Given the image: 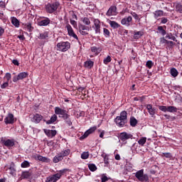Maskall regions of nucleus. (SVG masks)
Returning <instances> with one entry per match:
<instances>
[{
	"mask_svg": "<svg viewBox=\"0 0 182 182\" xmlns=\"http://www.w3.org/2000/svg\"><path fill=\"white\" fill-rule=\"evenodd\" d=\"M94 66V62L91 60H87L85 63H84V67L88 69H92Z\"/></svg>",
	"mask_w": 182,
	"mask_h": 182,
	"instance_id": "obj_21",
	"label": "nucleus"
},
{
	"mask_svg": "<svg viewBox=\"0 0 182 182\" xmlns=\"http://www.w3.org/2000/svg\"><path fill=\"white\" fill-rule=\"evenodd\" d=\"M70 153V150L69 149H66L65 150L61 151L60 154L63 157H67Z\"/></svg>",
	"mask_w": 182,
	"mask_h": 182,
	"instance_id": "obj_28",
	"label": "nucleus"
},
{
	"mask_svg": "<svg viewBox=\"0 0 182 182\" xmlns=\"http://www.w3.org/2000/svg\"><path fill=\"white\" fill-rule=\"evenodd\" d=\"M103 157H104V163L105 164H109L108 156L107 155H105V156H103Z\"/></svg>",
	"mask_w": 182,
	"mask_h": 182,
	"instance_id": "obj_55",
	"label": "nucleus"
},
{
	"mask_svg": "<svg viewBox=\"0 0 182 182\" xmlns=\"http://www.w3.org/2000/svg\"><path fill=\"white\" fill-rule=\"evenodd\" d=\"M176 10L177 11V12H179V14H182V5L181 4L176 5Z\"/></svg>",
	"mask_w": 182,
	"mask_h": 182,
	"instance_id": "obj_48",
	"label": "nucleus"
},
{
	"mask_svg": "<svg viewBox=\"0 0 182 182\" xmlns=\"http://www.w3.org/2000/svg\"><path fill=\"white\" fill-rule=\"evenodd\" d=\"M58 119V116L56 114H53V116L51 117L50 119H48L46 121V119H44V122L47 124H51L55 123Z\"/></svg>",
	"mask_w": 182,
	"mask_h": 182,
	"instance_id": "obj_18",
	"label": "nucleus"
},
{
	"mask_svg": "<svg viewBox=\"0 0 182 182\" xmlns=\"http://www.w3.org/2000/svg\"><path fill=\"white\" fill-rule=\"evenodd\" d=\"M39 39L40 40H48L49 38V32L48 31H45V32H43L41 33H40V36H39Z\"/></svg>",
	"mask_w": 182,
	"mask_h": 182,
	"instance_id": "obj_20",
	"label": "nucleus"
},
{
	"mask_svg": "<svg viewBox=\"0 0 182 182\" xmlns=\"http://www.w3.org/2000/svg\"><path fill=\"white\" fill-rule=\"evenodd\" d=\"M112 60V58L109 55H107L105 58H104V60L102 61L105 65H107Z\"/></svg>",
	"mask_w": 182,
	"mask_h": 182,
	"instance_id": "obj_37",
	"label": "nucleus"
},
{
	"mask_svg": "<svg viewBox=\"0 0 182 182\" xmlns=\"http://www.w3.org/2000/svg\"><path fill=\"white\" fill-rule=\"evenodd\" d=\"M11 73H6L4 77V80H6V82H9V80H11Z\"/></svg>",
	"mask_w": 182,
	"mask_h": 182,
	"instance_id": "obj_42",
	"label": "nucleus"
},
{
	"mask_svg": "<svg viewBox=\"0 0 182 182\" xmlns=\"http://www.w3.org/2000/svg\"><path fill=\"white\" fill-rule=\"evenodd\" d=\"M56 157H58V159L60 161L63 160V156H62L61 154H58L57 156H55Z\"/></svg>",
	"mask_w": 182,
	"mask_h": 182,
	"instance_id": "obj_64",
	"label": "nucleus"
},
{
	"mask_svg": "<svg viewBox=\"0 0 182 182\" xmlns=\"http://www.w3.org/2000/svg\"><path fill=\"white\" fill-rule=\"evenodd\" d=\"M67 31H68V35L73 38H74L76 40H78L77 36L75 33L73 31V29L71 26L69 24L66 26Z\"/></svg>",
	"mask_w": 182,
	"mask_h": 182,
	"instance_id": "obj_15",
	"label": "nucleus"
},
{
	"mask_svg": "<svg viewBox=\"0 0 182 182\" xmlns=\"http://www.w3.org/2000/svg\"><path fill=\"white\" fill-rule=\"evenodd\" d=\"M17 38H19V40H21V41H24V40H26V38H25V36H23V35L18 36Z\"/></svg>",
	"mask_w": 182,
	"mask_h": 182,
	"instance_id": "obj_63",
	"label": "nucleus"
},
{
	"mask_svg": "<svg viewBox=\"0 0 182 182\" xmlns=\"http://www.w3.org/2000/svg\"><path fill=\"white\" fill-rule=\"evenodd\" d=\"M95 30L96 33H100V26L99 23H95Z\"/></svg>",
	"mask_w": 182,
	"mask_h": 182,
	"instance_id": "obj_45",
	"label": "nucleus"
},
{
	"mask_svg": "<svg viewBox=\"0 0 182 182\" xmlns=\"http://www.w3.org/2000/svg\"><path fill=\"white\" fill-rule=\"evenodd\" d=\"M53 145H54V141H48L47 142V146H48V147L53 146Z\"/></svg>",
	"mask_w": 182,
	"mask_h": 182,
	"instance_id": "obj_58",
	"label": "nucleus"
},
{
	"mask_svg": "<svg viewBox=\"0 0 182 182\" xmlns=\"http://www.w3.org/2000/svg\"><path fill=\"white\" fill-rule=\"evenodd\" d=\"M78 29H80V32L81 33L82 35H87V31L90 30V27L88 26L80 24V26H78Z\"/></svg>",
	"mask_w": 182,
	"mask_h": 182,
	"instance_id": "obj_14",
	"label": "nucleus"
},
{
	"mask_svg": "<svg viewBox=\"0 0 182 182\" xmlns=\"http://www.w3.org/2000/svg\"><path fill=\"white\" fill-rule=\"evenodd\" d=\"M28 76V73L26 72L19 73L17 75L20 80L26 78Z\"/></svg>",
	"mask_w": 182,
	"mask_h": 182,
	"instance_id": "obj_26",
	"label": "nucleus"
},
{
	"mask_svg": "<svg viewBox=\"0 0 182 182\" xmlns=\"http://www.w3.org/2000/svg\"><path fill=\"white\" fill-rule=\"evenodd\" d=\"M110 25L113 29H117L120 28V25L119 23H111Z\"/></svg>",
	"mask_w": 182,
	"mask_h": 182,
	"instance_id": "obj_50",
	"label": "nucleus"
},
{
	"mask_svg": "<svg viewBox=\"0 0 182 182\" xmlns=\"http://www.w3.org/2000/svg\"><path fill=\"white\" fill-rule=\"evenodd\" d=\"M12 63L14 64L15 66H19V62L17 60H13Z\"/></svg>",
	"mask_w": 182,
	"mask_h": 182,
	"instance_id": "obj_60",
	"label": "nucleus"
},
{
	"mask_svg": "<svg viewBox=\"0 0 182 182\" xmlns=\"http://www.w3.org/2000/svg\"><path fill=\"white\" fill-rule=\"evenodd\" d=\"M90 157V153L89 151H84L82 154H81V159L82 160H87Z\"/></svg>",
	"mask_w": 182,
	"mask_h": 182,
	"instance_id": "obj_32",
	"label": "nucleus"
},
{
	"mask_svg": "<svg viewBox=\"0 0 182 182\" xmlns=\"http://www.w3.org/2000/svg\"><path fill=\"white\" fill-rule=\"evenodd\" d=\"M161 156L169 159H172L173 157L172 154H171L170 152L163 153Z\"/></svg>",
	"mask_w": 182,
	"mask_h": 182,
	"instance_id": "obj_39",
	"label": "nucleus"
},
{
	"mask_svg": "<svg viewBox=\"0 0 182 182\" xmlns=\"http://www.w3.org/2000/svg\"><path fill=\"white\" fill-rule=\"evenodd\" d=\"M133 135L131 134H128L126 132H122L119 135V139L121 140L122 142H125L127 139H132Z\"/></svg>",
	"mask_w": 182,
	"mask_h": 182,
	"instance_id": "obj_9",
	"label": "nucleus"
},
{
	"mask_svg": "<svg viewBox=\"0 0 182 182\" xmlns=\"http://www.w3.org/2000/svg\"><path fill=\"white\" fill-rule=\"evenodd\" d=\"M106 15H107V16L117 15V8L116 7V6H111L107 11Z\"/></svg>",
	"mask_w": 182,
	"mask_h": 182,
	"instance_id": "obj_12",
	"label": "nucleus"
},
{
	"mask_svg": "<svg viewBox=\"0 0 182 182\" xmlns=\"http://www.w3.org/2000/svg\"><path fill=\"white\" fill-rule=\"evenodd\" d=\"M44 133L48 138H53L56 136L57 134V131L56 130H49V129H44Z\"/></svg>",
	"mask_w": 182,
	"mask_h": 182,
	"instance_id": "obj_13",
	"label": "nucleus"
},
{
	"mask_svg": "<svg viewBox=\"0 0 182 182\" xmlns=\"http://www.w3.org/2000/svg\"><path fill=\"white\" fill-rule=\"evenodd\" d=\"M9 82L7 81H5V82L4 84H1V89H5L9 86Z\"/></svg>",
	"mask_w": 182,
	"mask_h": 182,
	"instance_id": "obj_53",
	"label": "nucleus"
},
{
	"mask_svg": "<svg viewBox=\"0 0 182 182\" xmlns=\"http://www.w3.org/2000/svg\"><path fill=\"white\" fill-rule=\"evenodd\" d=\"M132 15L134 18V19H136V21H139V19H140V16H139L135 12L132 13Z\"/></svg>",
	"mask_w": 182,
	"mask_h": 182,
	"instance_id": "obj_52",
	"label": "nucleus"
},
{
	"mask_svg": "<svg viewBox=\"0 0 182 182\" xmlns=\"http://www.w3.org/2000/svg\"><path fill=\"white\" fill-rule=\"evenodd\" d=\"M43 119V117L42 114H36L33 117V122L36 124L40 123V122L42 121Z\"/></svg>",
	"mask_w": 182,
	"mask_h": 182,
	"instance_id": "obj_17",
	"label": "nucleus"
},
{
	"mask_svg": "<svg viewBox=\"0 0 182 182\" xmlns=\"http://www.w3.org/2000/svg\"><path fill=\"white\" fill-rule=\"evenodd\" d=\"M88 168L90 171H91L92 172H95L97 170V167L96 166L95 164H88Z\"/></svg>",
	"mask_w": 182,
	"mask_h": 182,
	"instance_id": "obj_31",
	"label": "nucleus"
},
{
	"mask_svg": "<svg viewBox=\"0 0 182 182\" xmlns=\"http://www.w3.org/2000/svg\"><path fill=\"white\" fill-rule=\"evenodd\" d=\"M64 120H65V122L66 123V124L68 125L69 127L73 125V122L69 118L67 119H64Z\"/></svg>",
	"mask_w": 182,
	"mask_h": 182,
	"instance_id": "obj_51",
	"label": "nucleus"
},
{
	"mask_svg": "<svg viewBox=\"0 0 182 182\" xmlns=\"http://www.w3.org/2000/svg\"><path fill=\"white\" fill-rule=\"evenodd\" d=\"M55 115H59V117L63 118L64 120L70 118V114H68L66 109H63L60 107H56L54 108Z\"/></svg>",
	"mask_w": 182,
	"mask_h": 182,
	"instance_id": "obj_4",
	"label": "nucleus"
},
{
	"mask_svg": "<svg viewBox=\"0 0 182 182\" xmlns=\"http://www.w3.org/2000/svg\"><path fill=\"white\" fill-rule=\"evenodd\" d=\"M167 22H168L167 18L163 17L161 18V23H167Z\"/></svg>",
	"mask_w": 182,
	"mask_h": 182,
	"instance_id": "obj_61",
	"label": "nucleus"
},
{
	"mask_svg": "<svg viewBox=\"0 0 182 182\" xmlns=\"http://www.w3.org/2000/svg\"><path fill=\"white\" fill-rule=\"evenodd\" d=\"M32 176V172H30L29 171H23L21 172V176L18 177V181L29 179Z\"/></svg>",
	"mask_w": 182,
	"mask_h": 182,
	"instance_id": "obj_10",
	"label": "nucleus"
},
{
	"mask_svg": "<svg viewBox=\"0 0 182 182\" xmlns=\"http://www.w3.org/2000/svg\"><path fill=\"white\" fill-rule=\"evenodd\" d=\"M97 129V126H94V127L90 128L88 130H87L85 132V133H84V134L82 135V136L80 137V139H87V137H88L90 136V134L95 132Z\"/></svg>",
	"mask_w": 182,
	"mask_h": 182,
	"instance_id": "obj_11",
	"label": "nucleus"
},
{
	"mask_svg": "<svg viewBox=\"0 0 182 182\" xmlns=\"http://www.w3.org/2000/svg\"><path fill=\"white\" fill-rule=\"evenodd\" d=\"M23 28L26 31H28V32H32L34 29L33 26H31V23L23 24Z\"/></svg>",
	"mask_w": 182,
	"mask_h": 182,
	"instance_id": "obj_27",
	"label": "nucleus"
},
{
	"mask_svg": "<svg viewBox=\"0 0 182 182\" xmlns=\"http://www.w3.org/2000/svg\"><path fill=\"white\" fill-rule=\"evenodd\" d=\"M1 143L2 145L6 146L7 149H11L14 147L16 141L15 139H1Z\"/></svg>",
	"mask_w": 182,
	"mask_h": 182,
	"instance_id": "obj_7",
	"label": "nucleus"
},
{
	"mask_svg": "<svg viewBox=\"0 0 182 182\" xmlns=\"http://www.w3.org/2000/svg\"><path fill=\"white\" fill-rule=\"evenodd\" d=\"M91 50L92 53H95L96 55H98L100 52H102V48L94 46L91 48Z\"/></svg>",
	"mask_w": 182,
	"mask_h": 182,
	"instance_id": "obj_30",
	"label": "nucleus"
},
{
	"mask_svg": "<svg viewBox=\"0 0 182 182\" xmlns=\"http://www.w3.org/2000/svg\"><path fill=\"white\" fill-rule=\"evenodd\" d=\"M132 16L125 17L122 20L121 23H129L132 22Z\"/></svg>",
	"mask_w": 182,
	"mask_h": 182,
	"instance_id": "obj_36",
	"label": "nucleus"
},
{
	"mask_svg": "<svg viewBox=\"0 0 182 182\" xmlns=\"http://www.w3.org/2000/svg\"><path fill=\"white\" fill-rule=\"evenodd\" d=\"M158 30L159 31V33L161 34H162L163 36H166V31L164 29V27L160 26L158 27Z\"/></svg>",
	"mask_w": 182,
	"mask_h": 182,
	"instance_id": "obj_41",
	"label": "nucleus"
},
{
	"mask_svg": "<svg viewBox=\"0 0 182 182\" xmlns=\"http://www.w3.org/2000/svg\"><path fill=\"white\" fill-rule=\"evenodd\" d=\"M82 22L84 23H90V21L89 20V18H87V17H85L83 19H82Z\"/></svg>",
	"mask_w": 182,
	"mask_h": 182,
	"instance_id": "obj_57",
	"label": "nucleus"
},
{
	"mask_svg": "<svg viewBox=\"0 0 182 182\" xmlns=\"http://www.w3.org/2000/svg\"><path fill=\"white\" fill-rule=\"evenodd\" d=\"M135 177L140 182H149V176L146 173H144V170L141 169L136 171L135 173Z\"/></svg>",
	"mask_w": 182,
	"mask_h": 182,
	"instance_id": "obj_3",
	"label": "nucleus"
},
{
	"mask_svg": "<svg viewBox=\"0 0 182 182\" xmlns=\"http://www.w3.org/2000/svg\"><path fill=\"white\" fill-rule=\"evenodd\" d=\"M9 169L10 170V174L11 176H14L16 173L15 164L14 162L11 163Z\"/></svg>",
	"mask_w": 182,
	"mask_h": 182,
	"instance_id": "obj_24",
	"label": "nucleus"
},
{
	"mask_svg": "<svg viewBox=\"0 0 182 182\" xmlns=\"http://www.w3.org/2000/svg\"><path fill=\"white\" fill-rule=\"evenodd\" d=\"M146 142V137L143 136V137H141L139 141H138V144L141 145V146H144Z\"/></svg>",
	"mask_w": 182,
	"mask_h": 182,
	"instance_id": "obj_35",
	"label": "nucleus"
},
{
	"mask_svg": "<svg viewBox=\"0 0 182 182\" xmlns=\"http://www.w3.org/2000/svg\"><path fill=\"white\" fill-rule=\"evenodd\" d=\"M85 115V113L84 111H81L80 112H78V114H77V117H84Z\"/></svg>",
	"mask_w": 182,
	"mask_h": 182,
	"instance_id": "obj_54",
	"label": "nucleus"
},
{
	"mask_svg": "<svg viewBox=\"0 0 182 182\" xmlns=\"http://www.w3.org/2000/svg\"><path fill=\"white\" fill-rule=\"evenodd\" d=\"M109 180V178L105 176V174H102L101 176V182H107Z\"/></svg>",
	"mask_w": 182,
	"mask_h": 182,
	"instance_id": "obj_46",
	"label": "nucleus"
},
{
	"mask_svg": "<svg viewBox=\"0 0 182 182\" xmlns=\"http://www.w3.org/2000/svg\"><path fill=\"white\" fill-rule=\"evenodd\" d=\"M70 48L69 41H60L57 43V50L65 53Z\"/></svg>",
	"mask_w": 182,
	"mask_h": 182,
	"instance_id": "obj_5",
	"label": "nucleus"
},
{
	"mask_svg": "<svg viewBox=\"0 0 182 182\" xmlns=\"http://www.w3.org/2000/svg\"><path fill=\"white\" fill-rule=\"evenodd\" d=\"M59 6H60V4L58 1L52 4H48L46 6V11H47L48 14H53V12L59 9Z\"/></svg>",
	"mask_w": 182,
	"mask_h": 182,
	"instance_id": "obj_6",
	"label": "nucleus"
},
{
	"mask_svg": "<svg viewBox=\"0 0 182 182\" xmlns=\"http://www.w3.org/2000/svg\"><path fill=\"white\" fill-rule=\"evenodd\" d=\"M70 170L68 168H63V170H60L58 173L48 176L46 178V182H57L58 180H60L62 176Z\"/></svg>",
	"mask_w": 182,
	"mask_h": 182,
	"instance_id": "obj_2",
	"label": "nucleus"
},
{
	"mask_svg": "<svg viewBox=\"0 0 182 182\" xmlns=\"http://www.w3.org/2000/svg\"><path fill=\"white\" fill-rule=\"evenodd\" d=\"M104 33H105V35H107V36H109V34H110V32L109 31V30L107 29V28H104Z\"/></svg>",
	"mask_w": 182,
	"mask_h": 182,
	"instance_id": "obj_59",
	"label": "nucleus"
},
{
	"mask_svg": "<svg viewBox=\"0 0 182 182\" xmlns=\"http://www.w3.org/2000/svg\"><path fill=\"white\" fill-rule=\"evenodd\" d=\"M154 65V63H153L151 60H148L146 63V67L149 69H151Z\"/></svg>",
	"mask_w": 182,
	"mask_h": 182,
	"instance_id": "obj_40",
	"label": "nucleus"
},
{
	"mask_svg": "<svg viewBox=\"0 0 182 182\" xmlns=\"http://www.w3.org/2000/svg\"><path fill=\"white\" fill-rule=\"evenodd\" d=\"M159 109L160 111H162L164 112H167V111H168V107L164 106V105L159 106Z\"/></svg>",
	"mask_w": 182,
	"mask_h": 182,
	"instance_id": "obj_44",
	"label": "nucleus"
},
{
	"mask_svg": "<svg viewBox=\"0 0 182 182\" xmlns=\"http://www.w3.org/2000/svg\"><path fill=\"white\" fill-rule=\"evenodd\" d=\"M154 14V17L157 18L160 16H163V14H164V12L161 10H157Z\"/></svg>",
	"mask_w": 182,
	"mask_h": 182,
	"instance_id": "obj_33",
	"label": "nucleus"
},
{
	"mask_svg": "<svg viewBox=\"0 0 182 182\" xmlns=\"http://www.w3.org/2000/svg\"><path fill=\"white\" fill-rule=\"evenodd\" d=\"M136 57H137V53H136L134 50H132L130 60H134Z\"/></svg>",
	"mask_w": 182,
	"mask_h": 182,
	"instance_id": "obj_43",
	"label": "nucleus"
},
{
	"mask_svg": "<svg viewBox=\"0 0 182 182\" xmlns=\"http://www.w3.org/2000/svg\"><path fill=\"white\" fill-rule=\"evenodd\" d=\"M40 23H50V20L48 18H45Z\"/></svg>",
	"mask_w": 182,
	"mask_h": 182,
	"instance_id": "obj_49",
	"label": "nucleus"
},
{
	"mask_svg": "<svg viewBox=\"0 0 182 182\" xmlns=\"http://www.w3.org/2000/svg\"><path fill=\"white\" fill-rule=\"evenodd\" d=\"M114 122L117 124V125L119 128H122L125 126L126 123H127V112L124 110L121 112L119 116H117Z\"/></svg>",
	"mask_w": 182,
	"mask_h": 182,
	"instance_id": "obj_1",
	"label": "nucleus"
},
{
	"mask_svg": "<svg viewBox=\"0 0 182 182\" xmlns=\"http://www.w3.org/2000/svg\"><path fill=\"white\" fill-rule=\"evenodd\" d=\"M21 166L22 168H27L31 167V163L28 161H24L21 163Z\"/></svg>",
	"mask_w": 182,
	"mask_h": 182,
	"instance_id": "obj_29",
	"label": "nucleus"
},
{
	"mask_svg": "<svg viewBox=\"0 0 182 182\" xmlns=\"http://www.w3.org/2000/svg\"><path fill=\"white\" fill-rule=\"evenodd\" d=\"M170 73L173 77L178 76V71H177L176 68H171L170 70Z\"/></svg>",
	"mask_w": 182,
	"mask_h": 182,
	"instance_id": "obj_34",
	"label": "nucleus"
},
{
	"mask_svg": "<svg viewBox=\"0 0 182 182\" xmlns=\"http://www.w3.org/2000/svg\"><path fill=\"white\" fill-rule=\"evenodd\" d=\"M178 109H177L175 106H168L167 107V112L170 113H176Z\"/></svg>",
	"mask_w": 182,
	"mask_h": 182,
	"instance_id": "obj_25",
	"label": "nucleus"
},
{
	"mask_svg": "<svg viewBox=\"0 0 182 182\" xmlns=\"http://www.w3.org/2000/svg\"><path fill=\"white\" fill-rule=\"evenodd\" d=\"M61 161L60 159H58L57 156H54L53 159V162L55 163V164H57L58 162Z\"/></svg>",
	"mask_w": 182,
	"mask_h": 182,
	"instance_id": "obj_56",
	"label": "nucleus"
},
{
	"mask_svg": "<svg viewBox=\"0 0 182 182\" xmlns=\"http://www.w3.org/2000/svg\"><path fill=\"white\" fill-rule=\"evenodd\" d=\"M76 21H77V16L73 13L72 18H70V23H76Z\"/></svg>",
	"mask_w": 182,
	"mask_h": 182,
	"instance_id": "obj_38",
	"label": "nucleus"
},
{
	"mask_svg": "<svg viewBox=\"0 0 182 182\" xmlns=\"http://www.w3.org/2000/svg\"><path fill=\"white\" fill-rule=\"evenodd\" d=\"M143 35H144L143 31H136L134 32V39L139 40V38H141V37L143 36Z\"/></svg>",
	"mask_w": 182,
	"mask_h": 182,
	"instance_id": "obj_22",
	"label": "nucleus"
},
{
	"mask_svg": "<svg viewBox=\"0 0 182 182\" xmlns=\"http://www.w3.org/2000/svg\"><path fill=\"white\" fill-rule=\"evenodd\" d=\"M11 23H19V20L16 17H11Z\"/></svg>",
	"mask_w": 182,
	"mask_h": 182,
	"instance_id": "obj_47",
	"label": "nucleus"
},
{
	"mask_svg": "<svg viewBox=\"0 0 182 182\" xmlns=\"http://www.w3.org/2000/svg\"><path fill=\"white\" fill-rule=\"evenodd\" d=\"M35 160L42 161L44 163H50V159H48V157L42 156L41 155H36V156H35Z\"/></svg>",
	"mask_w": 182,
	"mask_h": 182,
	"instance_id": "obj_16",
	"label": "nucleus"
},
{
	"mask_svg": "<svg viewBox=\"0 0 182 182\" xmlns=\"http://www.w3.org/2000/svg\"><path fill=\"white\" fill-rule=\"evenodd\" d=\"M6 4L5 1H0V8H5Z\"/></svg>",
	"mask_w": 182,
	"mask_h": 182,
	"instance_id": "obj_62",
	"label": "nucleus"
},
{
	"mask_svg": "<svg viewBox=\"0 0 182 182\" xmlns=\"http://www.w3.org/2000/svg\"><path fill=\"white\" fill-rule=\"evenodd\" d=\"M146 109L149 114L155 115L156 114V109L152 107L151 104L146 105Z\"/></svg>",
	"mask_w": 182,
	"mask_h": 182,
	"instance_id": "obj_19",
	"label": "nucleus"
},
{
	"mask_svg": "<svg viewBox=\"0 0 182 182\" xmlns=\"http://www.w3.org/2000/svg\"><path fill=\"white\" fill-rule=\"evenodd\" d=\"M16 122V119H15L14 115L11 113L7 114V116L4 119V122L6 124H13Z\"/></svg>",
	"mask_w": 182,
	"mask_h": 182,
	"instance_id": "obj_8",
	"label": "nucleus"
},
{
	"mask_svg": "<svg viewBox=\"0 0 182 182\" xmlns=\"http://www.w3.org/2000/svg\"><path fill=\"white\" fill-rule=\"evenodd\" d=\"M129 122H130V126L132 127H135V126H136L138 124V120L136 119L134 117H131Z\"/></svg>",
	"mask_w": 182,
	"mask_h": 182,
	"instance_id": "obj_23",
	"label": "nucleus"
}]
</instances>
